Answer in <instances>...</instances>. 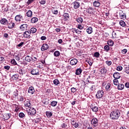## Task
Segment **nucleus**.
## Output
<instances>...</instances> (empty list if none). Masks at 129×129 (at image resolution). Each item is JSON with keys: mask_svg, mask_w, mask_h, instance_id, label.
I'll return each instance as SVG.
<instances>
[{"mask_svg": "<svg viewBox=\"0 0 129 129\" xmlns=\"http://www.w3.org/2000/svg\"><path fill=\"white\" fill-rule=\"evenodd\" d=\"M119 116H120V111L119 110H114L110 114V118L113 120L118 119Z\"/></svg>", "mask_w": 129, "mask_h": 129, "instance_id": "f257e3e1", "label": "nucleus"}, {"mask_svg": "<svg viewBox=\"0 0 129 129\" xmlns=\"http://www.w3.org/2000/svg\"><path fill=\"white\" fill-rule=\"evenodd\" d=\"M27 112L28 113V115H35L37 111L34 108H30L29 110H27Z\"/></svg>", "mask_w": 129, "mask_h": 129, "instance_id": "f03ea898", "label": "nucleus"}, {"mask_svg": "<svg viewBox=\"0 0 129 129\" xmlns=\"http://www.w3.org/2000/svg\"><path fill=\"white\" fill-rule=\"evenodd\" d=\"M103 90L98 91L96 95V98H98V99L102 98L103 97Z\"/></svg>", "mask_w": 129, "mask_h": 129, "instance_id": "7ed1b4c3", "label": "nucleus"}, {"mask_svg": "<svg viewBox=\"0 0 129 129\" xmlns=\"http://www.w3.org/2000/svg\"><path fill=\"white\" fill-rule=\"evenodd\" d=\"M24 105L25 107H27V108L32 107V103H31V100H30V99H27L26 100Z\"/></svg>", "mask_w": 129, "mask_h": 129, "instance_id": "20e7f679", "label": "nucleus"}, {"mask_svg": "<svg viewBox=\"0 0 129 129\" xmlns=\"http://www.w3.org/2000/svg\"><path fill=\"white\" fill-rule=\"evenodd\" d=\"M48 49H49V45L46 43L43 44L41 47L42 52H44V51H46V50H48Z\"/></svg>", "mask_w": 129, "mask_h": 129, "instance_id": "39448f33", "label": "nucleus"}, {"mask_svg": "<svg viewBox=\"0 0 129 129\" xmlns=\"http://www.w3.org/2000/svg\"><path fill=\"white\" fill-rule=\"evenodd\" d=\"M31 74L32 75H40V73H39V69H32L31 71Z\"/></svg>", "mask_w": 129, "mask_h": 129, "instance_id": "423d86ee", "label": "nucleus"}, {"mask_svg": "<svg viewBox=\"0 0 129 129\" xmlns=\"http://www.w3.org/2000/svg\"><path fill=\"white\" fill-rule=\"evenodd\" d=\"M15 20L16 22H21V20H24V17L21 15H18L15 16Z\"/></svg>", "mask_w": 129, "mask_h": 129, "instance_id": "0eeeda50", "label": "nucleus"}, {"mask_svg": "<svg viewBox=\"0 0 129 129\" xmlns=\"http://www.w3.org/2000/svg\"><path fill=\"white\" fill-rule=\"evenodd\" d=\"M119 17L122 20H124L126 18L125 14H124V13H123V11L121 10L119 11Z\"/></svg>", "mask_w": 129, "mask_h": 129, "instance_id": "6e6552de", "label": "nucleus"}, {"mask_svg": "<svg viewBox=\"0 0 129 129\" xmlns=\"http://www.w3.org/2000/svg\"><path fill=\"white\" fill-rule=\"evenodd\" d=\"M73 5L74 6V9L77 10V9H79V7H80V3L78 2L75 1L73 3Z\"/></svg>", "mask_w": 129, "mask_h": 129, "instance_id": "1a4fd4ad", "label": "nucleus"}, {"mask_svg": "<svg viewBox=\"0 0 129 129\" xmlns=\"http://www.w3.org/2000/svg\"><path fill=\"white\" fill-rule=\"evenodd\" d=\"M21 31H26L28 30V25L27 24H22L20 26Z\"/></svg>", "mask_w": 129, "mask_h": 129, "instance_id": "9d476101", "label": "nucleus"}, {"mask_svg": "<svg viewBox=\"0 0 129 129\" xmlns=\"http://www.w3.org/2000/svg\"><path fill=\"white\" fill-rule=\"evenodd\" d=\"M91 123L92 125L95 126V125L98 123V120L96 118H94L91 120Z\"/></svg>", "mask_w": 129, "mask_h": 129, "instance_id": "9b49d317", "label": "nucleus"}, {"mask_svg": "<svg viewBox=\"0 0 129 129\" xmlns=\"http://www.w3.org/2000/svg\"><path fill=\"white\" fill-rule=\"evenodd\" d=\"M0 23L1 24H2V25H8L9 24V21H8V20L6 18H3L0 21Z\"/></svg>", "mask_w": 129, "mask_h": 129, "instance_id": "f8f14e48", "label": "nucleus"}, {"mask_svg": "<svg viewBox=\"0 0 129 129\" xmlns=\"http://www.w3.org/2000/svg\"><path fill=\"white\" fill-rule=\"evenodd\" d=\"M28 93H30V94H34V93H35V89H34V87H30L28 89Z\"/></svg>", "mask_w": 129, "mask_h": 129, "instance_id": "ddd939ff", "label": "nucleus"}, {"mask_svg": "<svg viewBox=\"0 0 129 129\" xmlns=\"http://www.w3.org/2000/svg\"><path fill=\"white\" fill-rule=\"evenodd\" d=\"M30 36H31V32L30 30L25 31L24 33V37H25V38H30Z\"/></svg>", "mask_w": 129, "mask_h": 129, "instance_id": "4468645a", "label": "nucleus"}, {"mask_svg": "<svg viewBox=\"0 0 129 129\" xmlns=\"http://www.w3.org/2000/svg\"><path fill=\"white\" fill-rule=\"evenodd\" d=\"M90 107L94 112H97L98 111V107L92 104Z\"/></svg>", "mask_w": 129, "mask_h": 129, "instance_id": "2eb2a0df", "label": "nucleus"}, {"mask_svg": "<svg viewBox=\"0 0 129 129\" xmlns=\"http://www.w3.org/2000/svg\"><path fill=\"white\" fill-rule=\"evenodd\" d=\"M113 76L115 79H119L120 78V74L118 72L114 73Z\"/></svg>", "mask_w": 129, "mask_h": 129, "instance_id": "dca6fc26", "label": "nucleus"}, {"mask_svg": "<svg viewBox=\"0 0 129 129\" xmlns=\"http://www.w3.org/2000/svg\"><path fill=\"white\" fill-rule=\"evenodd\" d=\"M4 119L8 120L9 118H11V113H5L3 115Z\"/></svg>", "mask_w": 129, "mask_h": 129, "instance_id": "f3484780", "label": "nucleus"}, {"mask_svg": "<svg viewBox=\"0 0 129 129\" xmlns=\"http://www.w3.org/2000/svg\"><path fill=\"white\" fill-rule=\"evenodd\" d=\"M63 17L64 19V21H68L70 18L69 14L66 13L63 15Z\"/></svg>", "mask_w": 129, "mask_h": 129, "instance_id": "a211bd4d", "label": "nucleus"}, {"mask_svg": "<svg viewBox=\"0 0 129 129\" xmlns=\"http://www.w3.org/2000/svg\"><path fill=\"white\" fill-rule=\"evenodd\" d=\"M78 60L77 59L75 58H73L70 61V64L71 65H72L73 66L74 65H76L77 64Z\"/></svg>", "mask_w": 129, "mask_h": 129, "instance_id": "6ab92c4d", "label": "nucleus"}, {"mask_svg": "<svg viewBox=\"0 0 129 129\" xmlns=\"http://www.w3.org/2000/svg\"><path fill=\"white\" fill-rule=\"evenodd\" d=\"M26 16L28 18L32 17V16H33V12H32V11L29 10V11H27V12L26 13Z\"/></svg>", "mask_w": 129, "mask_h": 129, "instance_id": "aec40b11", "label": "nucleus"}, {"mask_svg": "<svg viewBox=\"0 0 129 129\" xmlns=\"http://www.w3.org/2000/svg\"><path fill=\"white\" fill-rule=\"evenodd\" d=\"M76 20L79 24H82L83 23V18L81 17H78L77 18H76Z\"/></svg>", "mask_w": 129, "mask_h": 129, "instance_id": "412c9836", "label": "nucleus"}, {"mask_svg": "<svg viewBox=\"0 0 129 129\" xmlns=\"http://www.w3.org/2000/svg\"><path fill=\"white\" fill-rule=\"evenodd\" d=\"M38 18H37V17H33V18H32L31 19V22L32 24H35V23H37V22H38Z\"/></svg>", "mask_w": 129, "mask_h": 129, "instance_id": "4be33fe9", "label": "nucleus"}, {"mask_svg": "<svg viewBox=\"0 0 129 129\" xmlns=\"http://www.w3.org/2000/svg\"><path fill=\"white\" fill-rule=\"evenodd\" d=\"M119 24L121 27H123L124 28H125L126 27V24H125V22H124V21H123V20H120Z\"/></svg>", "mask_w": 129, "mask_h": 129, "instance_id": "5701e85b", "label": "nucleus"}, {"mask_svg": "<svg viewBox=\"0 0 129 129\" xmlns=\"http://www.w3.org/2000/svg\"><path fill=\"white\" fill-rule=\"evenodd\" d=\"M81 73H82V70L81 69V68L77 69L76 70V75H80Z\"/></svg>", "mask_w": 129, "mask_h": 129, "instance_id": "b1692460", "label": "nucleus"}, {"mask_svg": "<svg viewBox=\"0 0 129 129\" xmlns=\"http://www.w3.org/2000/svg\"><path fill=\"white\" fill-rule=\"evenodd\" d=\"M100 72H101V74H105L106 73V72H107V70L104 67L100 69Z\"/></svg>", "mask_w": 129, "mask_h": 129, "instance_id": "393cba45", "label": "nucleus"}, {"mask_svg": "<svg viewBox=\"0 0 129 129\" xmlns=\"http://www.w3.org/2000/svg\"><path fill=\"white\" fill-rule=\"evenodd\" d=\"M8 26L9 29H13L15 27V23L11 22L9 24L8 23Z\"/></svg>", "mask_w": 129, "mask_h": 129, "instance_id": "a878e982", "label": "nucleus"}, {"mask_svg": "<svg viewBox=\"0 0 129 129\" xmlns=\"http://www.w3.org/2000/svg\"><path fill=\"white\" fill-rule=\"evenodd\" d=\"M25 60L27 62H31L32 61V57L30 56V55H27L25 57Z\"/></svg>", "mask_w": 129, "mask_h": 129, "instance_id": "bb28decb", "label": "nucleus"}, {"mask_svg": "<svg viewBox=\"0 0 129 129\" xmlns=\"http://www.w3.org/2000/svg\"><path fill=\"white\" fill-rule=\"evenodd\" d=\"M19 73L20 75H21V76H23V75H24V74H26V72H25V71L23 70V69H20L19 70Z\"/></svg>", "mask_w": 129, "mask_h": 129, "instance_id": "cd10ccee", "label": "nucleus"}, {"mask_svg": "<svg viewBox=\"0 0 129 129\" xmlns=\"http://www.w3.org/2000/svg\"><path fill=\"white\" fill-rule=\"evenodd\" d=\"M92 32H93V30H92V27H89L87 29V33H88V34H91Z\"/></svg>", "mask_w": 129, "mask_h": 129, "instance_id": "c85d7f7f", "label": "nucleus"}, {"mask_svg": "<svg viewBox=\"0 0 129 129\" xmlns=\"http://www.w3.org/2000/svg\"><path fill=\"white\" fill-rule=\"evenodd\" d=\"M46 115L49 118V117H51V116L53 115V113L50 111H46Z\"/></svg>", "mask_w": 129, "mask_h": 129, "instance_id": "c756f323", "label": "nucleus"}, {"mask_svg": "<svg viewBox=\"0 0 129 129\" xmlns=\"http://www.w3.org/2000/svg\"><path fill=\"white\" fill-rule=\"evenodd\" d=\"M12 78L13 80H17L19 79V74H15L12 76Z\"/></svg>", "mask_w": 129, "mask_h": 129, "instance_id": "7c9ffc66", "label": "nucleus"}, {"mask_svg": "<svg viewBox=\"0 0 129 129\" xmlns=\"http://www.w3.org/2000/svg\"><path fill=\"white\" fill-rule=\"evenodd\" d=\"M93 5L94 7L98 8V7L100 6V3H99L98 1H95L93 3Z\"/></svg>", "mask_w": 129, "mask_h": 129, "instance_id": "2f4dec72", "label": "nucleus"}, {"mask_svg": "<svg viewBox=\"0 0 129 129\" xmlns=\"http://www.w3.org/2000/svg\"><path fill=\"white\" fill-rule=\"evenodd\" d=\"M41 120L42 117H39L34 119V122H35V123H38V122H40V121H41Z\"/></svg>", "mask_w": 129, "mask_h": 129, "instance_id": "473e14b6", "label": "nucleus"}, {"mask_svg": "<svg viewBox=\"0 0 129 129\" xmlns=\"http://www.w3.org/2000/svg\"><path fill=\"white\" fill-rule=\"evenodd\" d=\"M124 88V85L123 84L118 85V89L119 90H122Z\"/></svg>", "mask_w": 129, "mask_h": 129, "instance_id": "72a5a7b5", "label": "nucleus"}, {"mask_svg": "<svg viewBox=\"0 0 129 129\" xmlns=\"http://www.w3.org/2000/svg\"><path fill=\"white\" fill-rule=\"evenodd\" d=\"M72 125H74V126H75V127L77 128V127L78 126V123L75 122V121L74 120L72 121L71 122Z\"/></svg>", "mask_w": 129, "mask_h": 129, "instance_id": "f704fd0d", "label": "nucleus"}, {"mask_svg": "<svg viewBox=\"0 0 129 129\" xmlns=\"http://www.w3.org/2000/svg\"><path fill=\"white\" fill-rule=\"evenodd\" d=\"M53 55L54 57H59V56H60V52L58 50L55 51L53 53Z\"/></svg>", "mask_w": 129, "mask_h": 129, "instance_id": "c9c22d12", "label": "nucleus"}, {"mask_svg": "<svg viewBox=\"0 0 129 129\" xmlns=\"http://www.w3.org/2000/svg\"><path fill=\"white\" fill-rule=\"evenodd\" d=\"M51 13H52V14H53V15H57L58 14V10H57L55 8H52L51 9Z\"/></svg>", "mask_w": 129, "mask_h": 129, "instance_id": "e433bc0d", "label": "nucleus"}, {"mask_svg": "<svg viewBox=\"0 0 129 129\" xmlns=\"http://www.w3.org/2000/svg\"><path fill=\"white\" fill-rule=\"evenodd\" d=\"M29 31L30 32V33L35 34V33H36V32H37V29H36L35 28H31V29Z\"/></svg>", "mask_w": 129, "mask_h": 129, "instance_id": "4c0bfd02", "label": "nucleus"}, {"mask_svg": "<svg viewBox=\"0 0 129 129\" xmlns=\"http://www.w3.org/2000/svg\"><path fill=\"white\" fill-rule=\"evenodd\" d=\"M107 44L109 46H110L111 47H112V46H113V41L111 40H109L107 42Z\"/></svg>", "mask_w": 129, "mask_h": 129, "instance_id": "58836bf2", "label": "nucleus"}, {"mask_svg": "<svg viewBox=\"0 0 129 129\" xmlns=\"http://www.w3.org/2000/svg\"><path fill=\"white\" fill-rule=\"evenodd\" d=\"M124 72L129 75V67H126L123 70Z\"/></svg>", "mask_w": 129, "mask_h": 129, "instance_id": "ea45409f", "label": "nucleus"}, {"mask_svg": "<svg viewBox=\"0 0 129 129\" xmlns=\"http://www.w3.org/2000/svg\"><path fill=\"white\" fill-rule=\"evenodd\" d=\"M53 84H54V85H59V84H60V82H59V80L57 79H55L53 81Z\"/></svg>", "mask_w": 129, "mask_h": 129, "instance_id": "a19ab883", "label": "nucleus"}, {"mask_svg": "<svg viewBox=\"0 0 129 129\" xmlns=\"http://www.w3.org/2000/svg\"><path fill=\"white\" fill-rule=\"evenodd\" d=\"M93 56L96 58H99V56H100V54L98 52H96L94 53Z\"/></svg>", "mask_w": 129, "mask_h": 129, "instance_id": "79ce46f5", "label": "nucleus"}, {"mask_svg": "<svg viewBox=\"0 0 129 129\" xmlns=\"http://www.w3.org/2000/svg\"><path fill=\"white\" fill-rule=\"evenodd\" d=\"M57 103H58V102L56 101H53L51 102V105L52 106H56V105H57Z\"/></svg>", "mask_w": 129, "mask_h": 129, "instance_id": "37998d69", "label": "nucleus"}, {"mask_svg": "<svg viewBox=\"0 0 129 129\" xmlns=\"http://www.w3.org/2000/svg\"><path fill=\"white\" fill-rule=\"evenodd\" d=\"M11 64H13V65H18V63L15 59H11Z\"/></svg>", "mask_w": 129, "mask_h": 129, "instance_id": "c03bdc74", "label": "nucleus"}, {"mask_svg": "<svg viewBox=\"0 0 129 129\" xmlns=\"http://www.w3.org/2000/svg\"><path fill=\"white\" fill-rule=\"evenodd\" d=\"M113 83L114 84V85H116V86H117V85H118V81L117 80V79H114L113 80Z\"/></svg>", "mask_w": 129, "mask_h": 129, "instance_id": "a18cd8bd", "label": "nucleus"}, {"mask_svg": "<svg viewBox=\"0 0 129 129\" xmlns=\"http://www.w3.org/2000/svg\"><path fill=\"white\" fill-rule=\"evenodd\" d=\"M19 117H21V118H23V117H25V114H24L23 112H20L19 114Z\"/></svg>", "mask_w": 129, "mask_h": 129, "instance_id": "49530a36", "label": "nucleus"}, {"mask_svg": "<svg viewBox=\"0 0 129 129\" xmlns=\"http://www.w3.org/2000/svg\"><path fill=\"white\" fill-rule=\"evenodd\" d=\"M104 50H105V51H106L107 52H108V51H109L110 50V48H109V46L108 45H105L104 47Z\"/></svg>", "mask_w": 129, "mask_h": 129, "instance_id": "de8ad7c7", "label": "nucleus"}, {"mask_svg": "<svg viewBox=\"0 0 129 129\" xmlns=\"http://www.w3.org/2000/svg\"><path fill=\"white\" fill-rule=\"evenodd\" d=\"M111 84L110 83H108L107 85L106 86V90H109V88H110Z\"/></svg>", "mask_w": 129, "mask_h": 129, "instance_id": "09e8293b", "label": "nucleus"}, {"mask_svg": "<svg viewBox=\"0 0 129 129\" xmlns=\"http://www.w3.org/2000/svg\"><path fill=\"white\" fill-rule=\"evenodd\" d=\"M42 102L44 104H45L46 105H47L49 104V100L46 99L45 100V101H43Z\"/></svg>", "mask_w": 129, "mask_h": 129, "instance_id": "8fccbe9b", "label": "nucleus"}, {"mask_svg": "<svg viewBox=\"0 0 129 129\" xmlns=\"http://www.w3.org/2000/svg\"><path fill=\"white\" fill-rule=\"evenodd\" d=\"M71 92H72L73 93H74V92H76L77 90L76 89V88L73 87L71 89Z\"/></svg>", "mask_w": 129, "mask_h": 129, "instance_id": "3c124183", "label": "nucleus"}, {"mask_svg": "<svg viewBox=\"0 0 129 129\" xmlns=\"http://www.w3.org/2000/svg\"><path fill=\"white\" fill-rule=\"evenodd\" d=\"M106 64H107V65H108V66H110V65H111V64H112V62H111V61L107 60V61H106Z\"/></svg>", "mask_w": 129, "mask_h": 129, "instance_id": "603ef678", "label": "nucleus"}, {"mask_svg": "<svg viewBox=\"0 0 129 129\" xmlns=\"http://www.w3.org/2000/svg\"><path fill=\"white\" fill-rule=\"evenodd\" d=\"M74 31H75V32L77 33V34H81V31L78 30V29H74Z\"/></svg>", "mask_w": 129, "mask_h": 129, "instance_id": "864d4df0", "label": "nucleus"}, {"mask_svg": "<svg viewBox=\"0 0 129 129\" xmlns=\"http://www.w3.org/2000/svg\"><path fill=\"white\" fill-rule=\"evenodd\" d=\"M39 3L41 5H45V4H46V0H40Z\"/></svg>", "mask_w": 129, "mask_h": 129, "instance_id": "5fc2aeb1", "label": "nucleus"}, {"mask_svg": "<svg viewBox=\"0 0 129 129\" xmlns=\"http://www.w3.org/2000/svg\"><path fill=\"white\" fill-rule=\"evenodd\" d=\"M67 127V124L66 123V122H64L61 124V127H62V128H65V127Z\"/></svg>", "mask_w": 129, "mask_h": 129, "instance_id": "6e6d98bb", "label": "nucleus"}, {"mask_svg": "<svg viewBox=\"0 0 129 129\" xmlns=\"http://www.w3.org/2000/svg\"><path fill=\"white\" fill-rule=\"evenodd\" d=\"M4 68L5 69V70H10L11 67L9 66H4Z\"/></svg>", "mask_w": 129, "mask_h": 129, "instance_id": "4d7b16f0", "label": "nucleus"}, {"mask_svg": "<svg viewBox=\"0 0 129 129\" xmlns=\"http://www.w3.org/2000/svg\"><path fill=\"white\" fill-rule=\"evenodd\" d=\"M117 71H121V70H122V67L118 66L117 67Z\"/></svg>", "mask_w": 129, "mask_h": 129, "instance_id": "13d9d810", "label": "nucleus"}, {"mask_svg": "<svg viewBox=\"0 0 129 129\" xmlns=\"http://www.w3.org/2000/svg\"><path fill=\"white\" fill-rule=\"evenodd\" d=\"M127 52V49H123L121 51L122 54H126V53Z\"/></svg>", "mask_w": 129, "mask_h": 129, "instance_id": "bf43d9fd", "label": "nucleus"}, {"mask_svg": "<svg viewBox=\"0 0 129 129\" xmlns=\"http://www.w3.org/2000/svg\"><path fill=\"white\" fill-rule=\"evenodd\" d=\"M38 60V58L36 57H32L31 61H33V62H35Z\"/></svg>", "mask_w": 129, "mask_h": 129, "instance_id": "052dcab7", "label": "nucleus"}, {"mask_svg": "<svg viewBox=\"0 0 129 129\" xmlns=\"http://www.w3.org/2000/svg\"><path fill=\"white\" fill-rule=\"evenodd\" d=\"M78 29H79V30H82L83 29V26L80 24L78 25Z\"/></svg>", "mask_w": 129, "mask_h": 129, "instance_id": "680f3d73", "label": "nucleus"}, {"mask_svg": "<svg viewBox=\"0 0 129 129\" xmlns=\"http://www.w3.org/2000/svg\"><path fill=\"white\" fill-rule=\"evenodd\" d=\"M24 44V42H21L20 44L17 45V47H22Z\"/></svg>", "mask_w": 129, "mask_h": 129, "instance_id": "e2e57ef3", "label": "nucleus"}, {"mask_svg": "<svg viewBox=\"0 0 129 129\" xmlns=\"http://www.w3.org/2000/svg\"><path fill=\"white\" fill-rule=\"evenodd\" d=\"M33 2H34V0H28L27 4L28 5H31V4L33 3Z\"/></svg>", "mask_w": 129, "mask_h": 129, "instance_id": "0e129e2a", "label": "nucleus"}, {"mask_svg": "<svg viewBox=\"0 0 129 129\" xmlns=\"http://www.w3.org/2000/svg\"><path fill=\"white\" fill-rule=\"evenodd\" d=\"M15 59L17 61H20V57H19V55H15Z\"/></svg>", "mask_w": 129, "mask_h": 129, "instance_id": "69168bd1", "label": "nucleus"}, {"mask_svg": "<svg viewBox=\"0 0 129 129\" xmlns=\"http://www.w3.org/2000/svg\"><path fill=\"white\" fill-rule=\"evenodd\" d=\"M47 39V37H46V36H41V40L42 41H45V40H46Z\"/></svg>", "mask_w": 129, "mask_h": 129, "instance_id": "338daca9", "label": "nucleus"}, {"mask_svg": "<svg viewBox=\"0 0 129 129\" xmlns=\"http://www.w3.org/2000/svg\"><path fill=\"white\" fill-rule=\"evenodd\" d=\"M125 87L126 88H129V83H126L125 84Z\"/></svg>", "mask_w": 129, "mask_h": 129, "instance_id": "774afa93", "label": "nucleus"}]
</instances>
